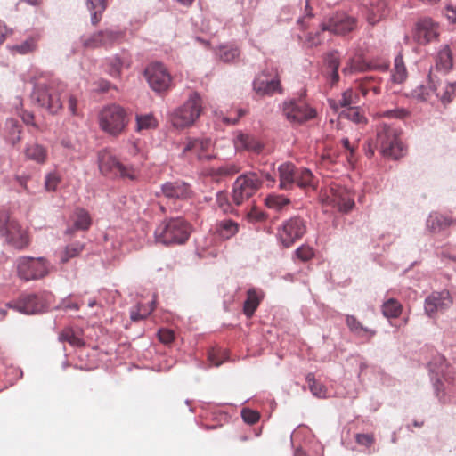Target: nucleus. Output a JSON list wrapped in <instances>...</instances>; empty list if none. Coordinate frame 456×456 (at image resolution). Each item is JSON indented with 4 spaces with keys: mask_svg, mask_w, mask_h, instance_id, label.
Returning <instances> with one entry per match:
<instances>
[{
    "mask_svg": "<svg viewBox=\"0 0 456 456\" xmlns=\"http://www.w3.org/2000/svg\"><path fill=\"white\" fill-rule=\"evenodd\" d=\"M452 67V52L448 45H444L437 53L436 59V69L448 72Z\"/></svg>",
    "mask_w": 456,
    "mask_h": 456,
    "instance_id": "nucleus-32",
    "label": "nucleus"
},
{
    "mask_svg": "<svg viewBox=\"0 0 456 456\" xmlns=\"http://www.w3.org/2000/svg\"><path fill=\"white\" fill-rule=\"evenodd\" d=\"M387 14L388 10L385 1L378 0L376 5H371L367 19L370 24L374 25Z\"/></svg>",
    "mask_w": 456,
    "mask_h": 456,
    "instance_id": "nucleus-34",
    "label": "nucleus"
},
{
    "mask_svg": "<svg viewBox=\"0 0 456 456\" xmlns=\"http://www.w3.org/2000/svg\"><path fill=\"white\" fill-rule=\"evenodd\" d=\"M26 159L38 164H44L47 159V150L43 145L33 142L26 146L24 150Z\"/></svg>",
    "mask_w": 456,
    "mask_h": 456,
    "instance_id": "nucleus-28",
    "label": "nucleus"
},
{
    "mask_svg": "<svg viewBox=\"0 0 456 456\" xmlns=\"http://www.w3.org/2000/svg\"><path fill=\"white\" fill-rule=\"evenodd\" d=\"M446 17L452 23L456 22V7L447 6V8H446Z\"/></svg>",
    "mask_w": 456,
    "mask_h": 456,
    "instance_id": "nucleus-64",
    "label": "nucleus"
},
{
    "mask_svg": "<svg viewBox=\"0 0 456 456\" xmlns=\"http://www.w3.org/2000/svg\"><path fill=\"white\" fill-rule=\"evenodd\" d=\"M218 354H219V351L217 350H212L208 353V360L209 362L215 365V366H219L222 364L223 362V360H220L218 358Z\"/></svg>",
    "mask_w": 456,
    "mask_h": 456,
    "instance_id": "nucleus-61",
    "label": "nucleus"
},
{
    "mask_svg": "<svg viewBox=\"0 0 456 456\" xmlns=\"http://www.w3.org/2000/svg\"><path fill=\"white\" fill-rule=\"evenodd\" d=\"M266 205L270 208L280 209L289 203V199L282 195H269L265 200Z\"/></svg>",
    "mask_w": 456,
    "mask_h": 456,
    "instance_id": "nucleus-47",
    "label": "nucleus"
},
{
    "mask_svg": "<svg viewBox=\"0 0 456 456\" xmlns=\"http://www.w3.org/2000/svg\"><path fill=\"white\" fill-rule=\"evenodd\" d=\"M261 186L262 179L257 173L248 172L240 175L232 185V198L233 204L241 206L252 198Z\"/></svg>",
    "mask_w": 456,
    "mask_h": 456,
    "instance_id": "nucleus-6",
    "label": "nucleus"
},
{
    "mask_svg": "<svg viewBox=\"0 0 456 456\" xmlns=\"http://www.w3.org/2000/svg\"><path fill=\"white\" fill-rule=\"evenodd\" d=\"M77 99L74 96H69L68 107H69L70 113L74 116L77 114Z\"/></svg>",
    "mask_w": 456,
    "mask_h": 456,
    "instance_id": "nucleus-63",
    "label": "nucleus"
},
{
    "mask_svg": "<svg viewBox=\"0 0 456 456\" xmlns=\"http://www.w3.org/2000/svg\"><path fill=\"white\" fill-rule=\"evenodd\" d=\"M328 67L331 69V79L333 83H337L339 79L338 67H339V55L338 52L330 53L326 57Z\"/></svg>",
    "mask_w": 456,
    "mask_h": 456,
    "instance_id": "nucleus-42",
    "label": "nucleus"
},
{
    "mask_svg": "<svg viewBox=\"0 0 456 456\" xmlns=\"http://www.w3.org/2000/svg\"><path fill=\"white\" fill-rule=\"evenodd\" d=\"M144 77L150 87L157 93H166L173 86V78L167 69L160 62L147 66Z\"/></svg>",
    "mask_w": 456,
    "mask_h": 456,
    "instance_id": "nucleus-11",
    "label": "nucleus"
},
{
    "mask_svg": "<svg viewBox=\"0 0 456 456\" xmlns=\"http://www.w3.org/2000/svg\"><path fill=\"white\" fill-rule=\"evenodd\" d=\"M223 167L224 169V175H226V177L232 176L240 171V167L234 163L225 164Z\"/></svg>",
    "mask_w": 456,
    "mask_h": 456,
    "instance_id": "nucleus-59",
    "label": "nucleus"
},
{
    "mask_svg": "<svg viewBox=\"0 0 456 456\" xmlns=\"http://www.w3.org/2000/svg\"><path fill=\"white\" fill-rule=\"evenodd\" d=\"M355 439L359 444L365 445L367 447L371 446L374 443V437L370 434H357Z\"/></svg>",
    "mask_w": 456,
    "mask_h": 456,
    "instance_id": "nucleus-56",
    "label": "nucleus"
},
{
    "mask_svg": "<svg viewBox=\"0 0 456 456\" xmlns=\"http://www.w3.org/2000/svg\"><path fill=\"white\" fill-rule=\"evenodd\" d=\"M100 128L109 135L122 134L129 123L126 110L118 104H110L102 109L98 117Z\"/></svg>",
    "mask_w": 456,
    "mask_h": 456,
    "instance_id": "nucleus-4",
    "label": "nucleus"
},
{
    "mask_svg": "<svg viewBox=\"0 0 456 456\" xmlns=\"http://www.w3.org/2000/svg\"><path fill=\"white\" fill-rule=\"evenodd\" d=\"M263 297V292L255 288L247 291V298L243 305V313L247 317H251L254 314Z\"/></svg>",
    "mask_w": 456,
    "mask_h": 456,
    "instance_id": "nucleus-25",
    "label": "nucleus"
},
{
    "mask_svg": "<svg viewBox=\"0 0 456 456\" xmlns=\"http://www.w3.org/2000/svg\"><path fill=\"white\" fill-rule=\"evenodd\" d=\"M253 91L260 97L282 94L281 77L277 69H265L253 81Z\"/></svg>",
    "mask_w": 456,
    "mask_h": 456,
    "instance_id": "nucleus-9",
    "label": "nucleus"
},
{
    "mask_svg": "<svg viewBox=\"0 0 456 456\" xmlns=\"http://www.w3.org/2000/svg\"><path fill=\"white\" fill-rule=\"evenodd\" d=\"M8 33L9 29L7 28L6 25L2 20H0V45L5 41Z\"/></svg>",
    "mask_w": 456,
    "mask_h": 456,
    "instance_id": "nucleus-62",
    "label": "nucleus"
},
{
    "mask_svg": "<svg viewBox=\"0 0 456 456\" xmlns=\"http://www.w3.org/2000/svg\"><path fill=\"white\" fill-rule=\"evenodd\" d=\"M346 322L349 330L356 335L369 334L372 337L376 334L375 330L363 327V325L353 315H346Z\"/></svg>",
    "mask_w": 456,
    "mask_h": 456,
    "instance_id": "nucleus-40",
    "label": "nucleus"
},
{
    "mask_svg": "<svg viewBox=\"0 0 456 456\" xmlns=\"http://www.w3.org/2000/svg\"><path fill=\"white\" fill-rule=\"evenodd\" d=\"M439 35L438 24L431 19H422L416 24L414 39L420 45H427L436 39Z\"/></svg>",
    "mask_w": 456,
    "mask_h": 456,
    "instance_id": "nucleus-20",
    "label": "nucleus"
},
{
    "mask_svg": "<svg viewBox=\"0 0 456 456\" xmlns=\"http://www.w3.org/2000/svg\"><path fill=\"white\" fill-rule=\"evenodd\" d=\"M216 202L219 209L224 213H233L234 209L229 200L228 194L225 191H219L216 194Z\"/></svg>",
    "mask_w": 456,
    "mask_h": 456,
    "instance_id": "nucleus-45",
    "label": "nucleus"
},
{
    "mask_svg": "<svg viewBox=\"0 0 456 456\" xmlns=\"http://www.w3.org/2000/svg\"><path fill=\"white\" fill-rule=\"evenodd\" d=\"M325 201L328 205L338 208L341 212L347 213L354 207V197L344 187L333 184L326 194Z\"/></svg>",
    "mask_w": 456,
    "mask_h": 456,
    "instance_id": "nucleus-15",
    "label": "nucleus"
},
{
    "mask_svg": "<svg viewBox=\"0 0 456 456\" xmlns=\"http://www.w3.org/2000/svg\"><path fill=\"white\" fill-rule=\"evenodd\" d=\"M119 37V33L112 30H101L88 37L81 38L82 45L86 49H95L98 47H107L111 45Z\"/></svg>",
    "mask_w": 456,
    "mask_h": 456,
    "instance_id": "nucleus-19",
    "label": "nucleus"
},
{
    "mask_svg": "<svg viewBox=\"0 0 456 456\" xmlns=\"http://www.w3.org/2000/svg\"><path fill=\"white\" fill-rule=\"evenodd\" d=\"M86 6L91 12V22L96 26L102 20V13L107 8V0H86Z\"/></svg>",
    "mask_w": 456,
    "mask_h": 456,
    "instance_id": "nucleus-30",
    "label": "nucleus"
},
{
    "mask_svg": "<svg viewBox=\"0 0 456 456\" xmlns=\"http://www.w3.org/2000/svg\"><path fill=\"white\" fill-rule=\"evenodd\" d=\"M154 301L148 305L137 304L130 311V318L134 322H138L147 318L154 310Z\"/></svg>",
    "mask_w": 456,
    "mask_h": 456,
    "instance_id": "nucleus-38",
    "label": "nucleus"
},
{
    "mask_svg": "<svg viewBox=\"0 0 456 456\" xmlns=\"http://www.w3.org/2000/svg\"><path fill=\"white\" fill-rule=\"evenodd\" d=\"M100 173L109 178L128 179L134 181L138 177V169L131 165H125L109 150L104 149L97 155Z\"/></svg>",
    "mask_w": 456,
    "mask_h": 456,
    "instance_id": "nucleus-3",
    "label": "nucleus"
},
{
    "mask_svg": "<svg viewBox=\"0 0 456 456\" xmlns=\"http://www.w3.org/2000/svg\"><path fill=\"white\" fill-rule=\"evenodd\" d=\"M7 306L25 314H34L45 311L47 305L42 295L24 294Z\"/></svg>",
    "mask_w": 456,
    "mask_h": 456,
    "instance_id": "nucleus-14",
    "label": "nucleus"
},
{
    "mask_svg": "<svg viewBox=\"0 0 456 456\" xmlns=\"http://www.w3.org/2000/svg\"><path fill=\"white\" fill-rule=\"evenodd\" d=\"M162 194L168 200H186L192 197L189 183L182 180L167 182L161 186Z\"/></svg>",
    "mask_w": 456,
    "mask_h": 456,
    "instance_id": "nucleus-17",
    "label": "nucleus"
},
{
    "mask_svg": "<svg viewBox=\"0 0 456 456\" xmlns=\"http://www.w3.org/2000/svg\"><path fill=\"white\" fill-rule=\"evenodd\" d=\"M158 337L159 341L166 345L172 343L175 339V334L169 329H160L158 332Z\"/></svg>",
    "mask_w": 456,
    "mask_h": 456,
    "instance_id": "nucleus-54",
    "label": "nucleus"
},
{
    "mask_svg": "<svg viewBox=\"0 0 456 456\" xmlns=\"http://www.w3.org/2000/svg\"><path fill=\"white\" fill-rule=\"evenodd\" d=\"M123 64L119 57H111L107 60V72L113 77H118L121 75Z\"/></svg>",
    "mask_w": 456,
    "mask_h": 456,
    "instance_id": "nucleus-44",
    "label": "nucleus"
},
{
    "mask_svg": "<svg viewBox=\"0 0 456 456\" xmlns=\"http://www.w3.org/2000/svg\"><path fill=\"white\" fill-rule=\"evenodd\" d=\"M295 183L305 190H315L318 184L317 178L308 168H297Z\"/></svg>",
    "mask_w": 456,
    "mask_h": 456,
    "instance_id": "nucleus-26",
    "label": "nucleus"
},
{
    "mask_svg": "<svg viewBox=\"0 0 456 456\" xmlns=\"http://www.w3.org/2000/svg\"><path fill=\"white\" fill-rule=\"evenodd\" d=\"M358 89L364 97L367 96L370 92L377 95L381 90L379 81L372 77H366L359 80Z\"/></svg>",
    "mask_w": 456,
    "mask_h": 456,
    "instance_id": "nucleus-36",
    "label": "nucleus"
},
{
    "mask_svg": "<svg viewBox=\"0 0 456 456\" xmlns=\"http://www.w3.org/2000/svg\"><path fill=\"white\" fill-rule=\"evenodd\" d=\"M201 98L194 92L183 106L176 109L172 115V123L175 127L184 128L191 126L201 113Z\"/></svg>",
    "mask_w": 456,
    "mask_h": 456,
    "instance_id": "nucleus-7",
    "label": "nucleus"
},
{
    "mask_svg": "<svg viewBox=\"0 0 456 456\" xmlns=\"http://www.w3.org/2000/svg\"><path fill=\"white\" fill-rule=\"evenodd\" d=\"M239 50L236 47L222 46L219 49L218 56L224 62H230L239 56Z\"/></svg>",
    "mask_w": 456,
    "mask_h": 456,
    "instance_id": "nucleus-49",
    "label": "nucleus"
},
{
    "mask_svg": "<svg viewBox=\"0 0 456 456\" xmlns=\"http://www.w3.org/2000/svg\"><path fill=\"white\" fill-rule=\"evenodd\" d=\"M234 146L237 151H248L259 153L263 150V144L253 135L240 132L234 140Z\"/></svg>",
    "mask_w": 456,
    "mask_h": 456,
    "instance_id": "nucleus-21",
    "label": "nucleus"
},
{
    "mask_svg": "<svg viewBox=\"0 0 456 456\" xmlns=\"http://www.w3.org/2000/svg\"><path fill=\"white\" fill-rule=\"evenodd\" d=\"M370 69V66L365 63L360 57L350 59L346 66L342 69L345 75H349L354 72L365 71Z\"/></svg>",
    "mask_w": 456,
    "mask_h": 456,
    "instance_id": "nucleus-41",
    "label": "nucleus"
},
{
    "mask_svg": "<svg viewBox=\"0 0 456 456\" xmlns=\"http://www.w3.org/2000/svg\"><path fill=\"white\" fill-rule=\"evenodd\" d=\"M241 417L246 423L253 425L259 420L260 414L256 411L243 409Z\"/></svg>",
    "mask_w": 456,
    "mask_h": 456,
    "instance_id": "nucleus-53",
    "label": "nucleus"
},
{
    "mask_svg": "<svg viewBox=\"0 0 456 456\" xmlns=\"http://www.w3.org/2000/svg\"><path fill=\"white\" fill-rule=\"evenodd\" d=\"M409 115V112L405 109H395L384 111L381 116L390 118H400L403 119Z\"/></svg>",
    "mask_w": 456,
    "mask_h": 456,
    "instance_id": "nucleus-55",
    "label": "nucleus"
},
{
    "mask_svg": "<svg viewBox=\"0 0 456 456\" xmlns=\"http://www.w3.org/2000/svg\"><path fill=\"white\" fill-rule=\"evenodd\" d=\"M61 339L68 342L69 344L74 346H81L84 344L82 339L79 337H77L72 330L69 329L65 330L61 332Z\"/></svg>",
    "mask_w": 456,
    "mask_h": 456,
    "instance_id": "nucleus-51",
    "label": "nucleus"
},
{
    "mask_svg": "<svg viewBox=\"0 0 456 456\" xmlns=\"http://www.w3.org/2000/svg\"><path fill=\"white\" fill-rule=\"evenodd\" d=\"M403 311V305L394 298L386 300L382 305V313L387 318H397Z\"/></svg>",
    "mask_w": 456,
    "mask_h": 456,
    "instance_id": "nucleus-39",
    "label": "nucleus"
},
{
    "mask_svg": "<svg viewBox=\"0 0 456 456\" xmlns=\"http://www.w3.org/2000/svg\"><path fill=\"white\" fill-rule=\"evenodd\" d=\"M408 77L407 69L403 60V56L398 54L395 58L394 69L392 71V79L395 83L401 84L406 80Z\"/></svg>",
    "mask_w": 456,
    "mask_h": 456,
    "instance_id": "nucleus-37",
    "label": "nucleus"
},
{
    "mask_svg": "<svg viewBox=\"0 0 456 456\" xmlns=\"http://www.w3.org/2000/svg\"><path fill=\"white\" fill-rule=\"evenodd\" d=\"M356 27V20L345 13H337L327 22L322 24V31H330L335 35H346L353 31Z\"/></svg>",
    "mask_w": 456,
    "mask_h": 456,
    "instance_id": "nucleus-16",
    "label": "nucleus"
},
{
    "mask_svg": "<svg viewBox=\"0 0 456 456\" xmlns=\"http://www.w3.org/2000/svg\"><path fill=\"white\" fill-rule=\"evenodd\" d=\"M452 304L449 291L433 292L425 300V312L429 317H434L437 312H443Z\"/></svg>",
    "mask_w": 456,
    "mask_h": 456,
    "instance_id": "nucleus-18",
    "label": "nucleus"
},
{
    "mask_svg": "<svg viewBox=\"0 0 456 456\" xmlns=\"http://www.w3.org/2000/svg\"><path fill=\"white\" fill-rule=\"evenodd\" d=\"M239 224L231 219L218 221L215 226V232L223 240H229L239 232Z\"/></svg>",
    "mask_w": 456,
    "mask_h": 456,
    "instance_id": "nucleus-27",
    "label": "nucleus"
},
{
    "mask_svg": "<svg viewBox=\"0 0 456 456\" xmlns=\"http://www.w3.org/2000/svg\"><path fill=\"white\" fill-rule=\"evenodd\" d=\"M453 222L446 216L438 213H433L427 220V227L431 232L437 233L445 230Z\"/></svg>",
    "mask_w": 456,
    "mask_h": 456,
    "instance_id": "nucleus-29",
    "label": "nucleus"
},
{
    "mask_svg": "<svg viewBox=\"0 0 456 456\" xmlns=\"http://www.w3.org/2000/svg\"><path fill=\"white\" fill-rule=\"evenodd\" d=\"M208 175H210L216 181H219V180L226 177V175H224V169L223 166L219 167H212V168H210L208 171Z\"/></svg>",
    "mask_w": 456,
    "mask_h": 456,
    "instance_id": "nucleus-58",
    "label": "nucleus"
},
{
    "mask_svg": "<svg viewBox=\"0 0 456 456\" xmlns=\"http://www.w3.org/2000/svg\"><path fill=\"white\" fill-rule=\"evenodd\" d=\"M296 256L302 261L306 262L312 259L314 256V249L309 247L303 245L295 251Z\"/></svg>",
    "mask_w": 456,
    "mask_h": 456,
    "instance_id": "nucleus-52",
    "label": "nucleus"
},
{
    "mask_svg": "<svg viewBox=\"0 0 456 456\" xmlns=\"http://www.w3.org/2000/svg\"><path fill=\"white\" fill-rule=\"evenodd\" d=\"M65 91V86L57 81L37 82L31 99L51 114H56L62 109V94Z\"/></svg>",
    "mask_w": 456,
    "mask_h": 456,
    "instance_id": "nucleus-1",
    "label": "nucleus"
},
{
    "mask_svg": "<svg viewBox=\"0 0 456 456\" xmlns=\"http://www.w3.org/2000/svg\"><path fill=\"white\" fill-rule=\"evenodd\" d=\"M191 232V224L182 217H175L163 221L156 228L154 235L157 242L169 246L185 243Z\"/></svg>",
    "mask_w": 456,
    "mask_h": 456,
    "instance_id": "nucleus-2",
    "label": "nucleus"
},
{
    "mask_svg": "<svg viewBox=\"0 0 456 456\" xmlns=\"http://www.w3.org/2000/svg\"><path fill=\"white\" fill-rule=\"evenodd\" d=\"M412 95L419 101H426L428 92L424 86H420L413 91Z\"/></svg>",
    "mask_w": 456,
    "mask_h": 456,
    "instance_id": "nucleus-60",
    "label": "nucleus"
},
{
    "mask_svg": "<svg viewBox=\"0 0 456 456\" xmlns=\"http://www.w3.org/2000/svg\"><path fill=\"white\" fill-rule=\"evenodd\" d=\"M345 115L349 120L357 125H364L367 123L366 117L358 107L348 108Z\"/></svg>",
    "mask_w": 456,
    "mask_h": 456,
    "instance_id": "nucleus-46",
    "label": "nucleus"
},
{
    "mask_svg": "<svg viewBox=\"0 0 456 456\" xmlns=\"http://www.w3.org/2000/svg\"><path fill=\"white\" fill-rule=\"evenodd\" d=\"M71 219L73 226L67 228L66 234H73L77 230H87L91 225V217L88 212L83 208L76 209Z\"/></svg>",
    "mask_w": 456,
    "mask_h": 456,
    "instance_id": "nucleus-24",
    "label": "nucleus"
},
{
    "mask_svg": "<svg viewBox=\"0 0 456 456\" xmlns=\"http://www.w3.org/2000/svg\"><path fill=\"white\" fill-rule=\"evenodd\" d=\"M359 102V94L357 92H354L352 88L346 90L341 98L337 102H333L331 106L334 109L340 108H353L352 105L357 104Z\"/></svg>",
    "mask_w": 456,
    "mask_h": 456,
    "instance_id": "nucleus-35",
    "label": "nucleus"
},
{
    "mask_svg": "<svg viewBox=\"0 0 456 456\" xmlns=\"http://www.w3.org/2000/svg\"><path fill=\"white\" fill-rule=\"evenodd\" d=\"M247 218L250 222H259L264 220L265 215L260 210L253 208L248 212Z\"/></svg>",
    "mask_w": 456,
    "mask_h": 456,
    "instance_id": "nucleus-57",
    "label": "nucleus"
},
{
    "mask_svg": "<svg viewBox=\"0 0 456 456\" xmlns=\"http://www.w3.org/2000/svg\"><path fill=\"white\" fill-rule=\"evenodd\" d=\"M280 188L289 190L296 181L297 168L291 163H284L279 167Z\"/></svg>",
    "mask_w": 456,
    "mask_h": 456,
    "instance_id": "nucleus-23",
    "label": "nucleus"
},
{
    "mask_svg": "<svg viewBox=\"0 0 456 456\" xmlns=\"http://www.w3.org/2000/svg\"><path fill=\"white\" fill-rule=\"evenodd\" d=\"M305 232V222L301 217L294 216L282 223L278 228L277 236L285 248H289L301 239Z\"/></svg>",
    "mask_w": 456,
    "mask_h": 456,
    "instance_id": "nucleus-13",
    "label": "nucleus"
},
{
    "mask_svg": "<svg viewBox=\"0 0 456 456\" xmlns=\"http://www.w3.org/2000/svg\"><path fill=\"white\" fill-rule=\"evenodd\" d=\"M378 141L383 156L398 159L404 154V146L400 139V131L383 125L378 132Z\"/></svg>",
    "mask_w": 456,
    "mask_h": 456,
    "instance_id": "nucleus-8",
    "label": "nucleus"
},
{
    "mask_svg": "<svg viewBox=\"0 0 456 456\" xmlns=\"http://www.w3.org/2000/svg\"><path fill=\"white\" fill-rule=\"evenodd\" d=\"M282 112L292 124H302L316 117V110L303 99L286 101L282 104Z\"/></svg>",
    "mask_w": 456,
    "mask_h": 456,
    "instance_id": "nucleus-12",
    "label": "nucleus"
},
{
    "mask_svg": "<svg viewBox=\"0 0 456 456\" xmlns=\"http://www.w3.org/2000/svg\"><path fill=\"white\" fill-rule=\"evenodd\" d=\"M0 235L18 249H22L29 244L28 231L23 229L6 209L0 210Z\"/></svg>",
    "mask_w": 456,
    "mask_h": 456,
    "instance_id": "nucleus-5",
    "label": "nucleus"
},
{
    "mask_svg": "<svg viewBox=\"0 0 456 456\" xmlns=\"http://www.w3.org/2000/svg\"><path fill=\"white\" fill-rule=\"evenodd\" d=\"M60 183L61 175L56 171L50 172L45 175V187L46 191H55Z\"/></svg>",
    "mask_w": 456,
    "mask_h": 456,
    "instance_id": "nucleus-50",
    "label": "nucleus"
},
{
    "mask_svg": "<svg viewBox=\"0 0 456 456\" xmlns=\"http://www.w3.org/2000/svg\"><path fill=\"white\" fill-rule=\"evenodd\" d=\"M85 249V244L79 241L67 245L59 253V259L61 264H66L72 258L78 256Z\"/></svg>",
    "mask_w": 456,
    "mask_h": 456,
    "instance_id": "nucleus-31",
    "label": "nucleus"
},
{
    "mask_svg": "<svg viewBox=\"0 0 456 456\" xmlns=\"http://www.w3.org/2000/svg\"><path fill=\"white\" fill-rule=\"evenodd\" d=\"M211 146L210 139H193L188 141L183 151L195 153L199 159H208L211 158V155L208 154Z\"/></svg>",
    "mask_w": 456,
    "mask_h": 456,
    "instance_id": "nucleus-22",
    "label": "nucleus"
},
{
    "mask_svg": "<svg viewBox=\"0 0 456 456\" xmlns=\"http://www.w3.org/2000/svg\"><path fill=\"white\" fill-rule=\"evenodd\" d=\"M17 272L20 279L28 281L39 280L49 273V264L44 257L22 256L17 261Z\"/></svg>",
    "mask_w": 456,
    "mask_h": 456,
    "instance_id": "nucleus-10",
    "label": "nucleus"
},
{
    "mask_svg": "<svg viewBox=\"0 0 456 456\" xmlns=\"http://www.w3.org/2000/svg\"><path fill=\"white\" fill-rule=\"evenodd\" d=\"M37 48V40L34 37H30L21 44L15 45L12 46V50L16 51L20 54H26L33 52Z\"/></svg>",
    "mask_w": 456,
    "mask_h": 456,
    "instance_id": "nucleus-48",
    "label": "nucleus"
},
{
    "mask_svg": "<svg viewBox=\"0 0 456 456\" xmlns=\"http://www.w3.org/2000/svg\"><path fill=\"white\" fill-rule=\"evenodd\" d=\"M135 121V131L139 133L144 130L155 129L158 126V120L153 114H137Z\"/></svg>",
    "mask_w": 456,
    "mask_h": 456,
    "instance_id": "nucleus-33",
    "label": "nucleus"
},
{
    "mask_svg": "<svg viewBox=\"0 0 456 456\" xmlns=\"http://www.w3.org/2000/svg\"><path fill=\"white\" fill-rule=\"evenodd\" d=\"M306 382L308 383L309 388L314 395L319 398L326 396L327 390L325 387L316 381L313 373H308L306 375Z\"/></svg>",
    "mask_w": 456,
    "mask_h": 456,
    "instance_id": "nucleus-43",
    "label": "nucleus"
}]
</instances>
